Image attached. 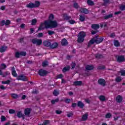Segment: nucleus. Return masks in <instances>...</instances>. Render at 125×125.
I'll use <instances>...</instances> for the list:
<instances>
[{
  "label": "nucleus",
  "mask_w": 125,
  "mask_h": 125,
  "mask_svg": "<svg viewBox=\"0 0 125 125\" xmlns=\"http://www.w3.org/2000/svg\"><path fill=\"white\" fill-rule=\"evenodd\" d=\"M58 46V43L57 42H54L52 44L51 43L50 48H52V49H54V48H56Z\"/></svg>",
  "instance_id": "6ab92c4d"
},
{
  "label": "nucleus",
  "mask_w": 125,
  "mask_h": 125,
  "mask_svg": "<svg viewBox=\"0 0 125 125\" xmlns=\"http://www.w3.org/2000/svg\"><path fill=\"white\" fill-rule=\"evenodd\" d=\"M18 42H21V43L24 42V38H22L19 39Z\"/></svg>",
  "instance_id": "680f3d73"
},
{
  "label": "nucleus",
  "mask_w": 125,
  "mask_h": 125,
  "mask_svg": "<svg viewBox=\"0 0 125 125\" xmlns=\"http://www.w3.org/2000/svg\"><path fill=\"white\" fill-rule=\"evenodd\" d=\"M56 113L58 114V115H60V114H62V111L61 110H56Z\"/></svg>",
  "instance_id": "338daca9"
},
{
  "label": "nucleus",
  "mask_w": 125,
  "mask_h": 125,
  "mask_svg": "<svg viewBox=\"0 0 125 125\" xmlns=\"http://www.w3.org/2000/svg\"><path fill=\"white\" fill-rule=\"evenodd\" d=\"M20 53L21 56H26L27 55V53L26 52H21Z\"/></svg>",
  "instance_id": "6e6d98bb"
},
{
  "label": "nucleus",
  "mask_w": 125,
  "mask_h": 125,
  "mask_svg": "<svg viewBox=\"0 0 125 125\" xmlns=\"http://www.w3.org/2000/svg\"><path fill=\"white\" fill-rule=\"evenodd\" d=\"M98 83L102 86H105L106 85V81L103 79H99L98 80Z\"/></svg>",
  "instance_id": "0eeeda50"
},
{
  "label": "nucleus",
  "mask_w": 125,
  "mask_h": 125,
  "mask_svg": "<svg viewBox=\"0 0 125 125\" xmlns=\"http://www.w3.org/2000/svg\"><path fill=\"white\" fill-rule=\"evenodd\" d=\"M88 117V114L87 113H85L82 116V121H86L87 120V118Z\"/></svg>",
  "instance_id": "a878e982"
},
{
  "label": "nucleus",
  "mask_w": 125,
  "mask_h": 125,
  "mask_svg": "<svg viewBox=\"0 0 125 125\" xmlns=\"http://www.w3.org/2000/svg\"><path fill=\"white\" fill-rule=\"evenodd\" d=\"M81 13H84V14H88V10L85 8H81L80 9Z\"/></svg>",
  "instance_id": "9b49d317"
},
{
  "label": "nucleus",
  "mask_w": 125,
  "mask_h": 125,
  "mask_svg": "<svg viewBox=\"0 0 125 125\" xmlns=\"http://www.w3.org/2000/svg\"><path fill=\"white\" fill-rule=\"evenodd\" d=\"M115 81L116 82H117V83H120V82H122V77H117Z\"/></svg>",
  "instance_id": "ea45409f"
},
{
  "label": "nucleus",
  "mask_w": 125,
  "mask_h": 125,
  "mask_svg": "<svg viewBox=\"0 0 125 125\" xmlns=\"http://www.w3.org/2000/svg\"><path fill=\"white\" fill-rule=\"evenodd\" d=\"M69 70H70V66H67L62 68V72L63 73H66V72H67V71H69Z\"/></svg>",
  "instance_id": "bb28decb"
},
{
  "label": "nucleus",
  "mask_w": 125,
  "mask_h": 125,
  "mask_svg": "<svg viewBox=\"0 0 125 125\" xmlns=\"http://www.w3.org/2000/svg\"><path fill=\"white\" fill-rule=\"evenodd\" d=\"M73 113L72 112H70L67 114V116L68 118H71V117H73Z\"/></svg>",
  "instance_id": "0e129e2a"
},
{
  "label": "nucleus",
  "mask_w": 125,
  "mask_h": 125,
  "mask_svg": "<svg viewBox=\"0 0 125 125\" xmlns=\"http://www.w3.org/2000/svg\"><path fill=\"white\" fill-rule=\"evenodd\" d=\"M45 28V25H44V23L42 22L38 28V31H41V30H43V29Z\"/></svg>",
  "instance_id": "a211bd4d"
},
{
  "label": "nucleus",
  "mask_w": 125,
  "mask_h": 125,
  "mask_svg": "<svg viewBox=\"0 0 125 125\" xmlns=\"http://www.w3.org/2000/svg\"><path fill=\"white\" fill-rule=\"evenodd\" d=\"M95 56L97 59H101V58H103V55L99 54H95Z\"/></svg>",
  "instance_id": "cd10ccee"
},
{
  "label": "nucleus",
  "mask_w": 125,
  "mask_h": 125,
  "mask_svg": "<svg viewBox=\"0 0 125 125\" xmlns=\"http://www.w3.org/2000/svg\"><path fill=\"white\" fill-rule=\"evenodd\" d=\"M91 28L92 29H93V30H98V29H99V28H100V26L99 25V24H92Z\"/></svg>",
  "instance_id": "4468645a"
},
{
  "label": "nucleus",
  "mask_w": 125,
  "mask_h": 125,
  "mask_svg": "<svg viewBox=\"0 0 125 125\" xmlns=\"http://www.w3.org/2000/svg\"><path fill=\"white\" fill-rule=\"evenodd\" d=\"M9 24H10V21L7 20L5 21V25H6V26L9 25Z\"/></svg>",
  "instance_id": "e2e57ef3"
},
{
  "label": "nucleus",
  "mask_w": 125,
  "mask_h": 125,
  "mask_svg": "<svg viewBox=\"0 0 125 125\" xmlns=\"http://www.w3.org/2000/svg\"><path fill=\"white\" fill-rule=\"evenodd\" d=\"M125 61V58L124 56H119L117 57V62L121 63Z\"/></svg>",
  "instance_id": "1a4fd4ad"
},
{
  "label": "nucleus",
  "mask_w": 125,
  "mask_h": 125,
  "mask_svg": "<svg viewBox=\"0 0 125 125\" xmlns=\"http://www.w3.org/2000/svg\"><path fill=\"white\" fill-rule=\"evenodd\" d=\"M68 22L70 24H75V23H76V21H75L73 20H70L68 21Z\"/></svg>",
  "instance_id": "13d9d810"
},
{
  "label": "nucleus",
  "mask_w": 125,
  "mask_h": 125,
  "mask_svg": "<svg viewBox=\"0 0 125 125\" xmlns=\"http://www.w3.org/2000/svg\"><path fill=\"white\" fill-rule=\"evenodd\" d=\"M97 38H98V36H95V37L92 38L91 40H90V41L88 43V47H89V46H90V45H91V44H93V43H94V42H96L95 39H97Z\"/></svg>",
  "instance_id": "6e6552de"
},
{
  "label": "nucleus",
  "mask_w": 125,
  "mask_h": 125,
  "mask_svg": "<svg viewBox=\"0 0 125 125\" xmlns=\"http://www.w3.org/2000/svg\"><path fill=\"white\" fill-rule=\"evenodd\" d=\"M32 111V109L31 108H26L24 110V114L25 116H27V117H30V114H31V112Z\"/></svg>",
  "instance_id": "9d476101"
},
{
  "label": "nucleus",
  "mask_w": 125,
  "mask_h": 125,
  "mask_svg": "<svg viewBox=\"0 0 125 125\" xmlns=\"http://www.w3.org/2000/svg\"><path fill=\"white\" fill-rule=\"evenodd\" d=\"M120 9L122 11H124L125 10V5H122L120 6L119 7Z\"/></svg>",
  "instance_id": "79ce46f5"
},
{
  "label": "nucleus",
  "mask_w": 125,
  "mask_h": 125,
  "mask_svg": "<svg viewBox=\"0 0 125 125\" xmlns=\"http://www.w3.org/2000/svg\"><path fill=\"white\" fill-rule=\"evenodd\" d=\"M1 83L3 84H9L10 83V80H7L6 81H2Z\"/></svg>",
  "instance_id": "f704fd0d"
},
{
  "label": "nucleus",
  "mask_w": 125,
  "mask_h": 125,
  "mask_svg": "<svg viewBox=\"0 0 125 125\" xmlns=\"http://www.w3.org/2000/svg\"><path fill=\"white\" fill-rule=\"evenodd\" d=\"M17 80H18V81H23V82H27L28 81V78L25 76L21 75L17 78Z\"/></svg>",
  "instance_id": "423d86ee"
},
{
  "label": "nucleus",
  "mask_w": 125,
  "mask_h": 125,
  "mask_svg": "<svg viewBox=\"0 0 125 125\" xmlns=\"http://www.w3.org/2000/svg\"><path fill=\"white\" fill-rule=\"evenodd\" d=\"M41 5V2L39 1H36L35 3L30 2L28 4L26 5V7L28 8H36L39 7Z\"/></svg>",
  "instance_id": "7ed1b4c3"
},
{
  "label": "nucleus",
  "mask_w": 125,
  "mask_h": 125,
  "mask_svg": "<svg viewBox=\"0 0 125 125\" xmlns=\"http://www.w3.org/2000/svg\"><path fill=\"white\" fill-rule=\"evenodd\" d=\"M54 19V16L53 14H50L49 17V20L48 21H52V20Z\"/></svg>",
  "instance_id": "4c0bfd02"
},
{
  "label": "nucleus",
  "mask_w": 125,
  "mask_h": 125,
  "mask_svg": "<svg viewBox=\"0 0 125 125\" xmlns=\"http://www.w3.org/2000/svg\"><path fill=\"white\" fill-rule=\"evenodd\" d=\"M6 48H7V47H6L5 46H2L0 48V52L1 53L4 52V51H5V50H6Z\"/></svg>",
  "instance_id": "b1692460"
},
{
  "label": "nucleus",
  "mask_w": 125,
  "mask_h": 125,
  "mask_svg": "<svg viewBox=\"0 0 125 125\" xmlns=\"http://www.w3.org/2000/svg\"><path fill=\"white\" fill-rule=\"evenodd\" d=\"M50 121L49 120H45L43 122V125H48V124H49Z\"/></svg>",
  "instance_id": "4d7b16f0"
},
{
  "label": "nucleus",
  "mask_w": 125,
  "mask_h": 125,
  "mask_svg": "<svg viewBox=\"0 0 125 125\" xmlns=\"http://www.w3.org/2000/svg\"><path fill=\"white\" fill-rule=\"evenodd\" d=\"M11 71L12 76H13V77H17L18 76V75H17V73H16V71L15 70V68H14V67H12Z\"/></svg>",
  "instance_id": "f3484780"
},
{
  "label": "nucleus",
  "mask_w": 125,
  "mask_h": 125,
  "mask_svg": "<svg viewBox=\"0 0 125 125\" xmlns=\"http://www.w3.org/2000/svg\"><path fill=\"white\" fill-rule=\"evenodd\" d=\"M114 44L115 46H116V47H119L121 45V44H120V42H119L118 40H115L114 41Z\"/></svg>",
  "instance_id": "c756f323"
},
{
  "label": "nucleus",
  "mask_w": 125,
  "mask_h": 125,
  "mask_svg": "<svg viewBox=\"0 0 125 125\" xmlns=\"http://www.w3.org/2000/svg\"><path fill=\"white\" fill-rule=\"evenodd\" d=\"M54 34H55V32H54V31H52V30L48 31V34L49 35V36L54 35Z\"/></svg>",
  "instance_id": "c9c22d12"
},
{
  "label": "nucleus",
  "mask_w": 125,
  "mask_h": 125,
  "mask_svg": "<svg viewBox=\"0 0 125 125\" xmlns=\"http://www.w3.org/2000/svg\"><path fill=\"white\" fill-rule=\"evenodd\" d=\"M1 122H5L6 121V118L4 116H1L0 117Z\"/></svg>",
  "instance_id": "09e8293b"
},
{
  "label": "nucleus",
  "mask_w": 125,
  "mask_h": 125,
  "mask_svg": "<svg viewBox=\"0 0 125 125\" xmlns=\"http://www.w3.org/2000/svg\"><path fill=\"white\" fill-rule=\"evenodd\" d=\"M44 25L45 29H54L58 26L56 21H45Z\"/></svg>",
  "instance_id": "f257e3e1"
},
{
  "label": "nucleus",
  "mask_w": 125,
  "mask_h": 125,
  "mask_svg": "<svg viewBox=\"0 0 125 125\" xmlns=\"http://www.w3.org/2000/svg\"><path fill=\"white\" fill-rule=\"evenodd\" d=\"M87 3L88 5H90L91 6H92V5H94V2H93V1L91 0H87Z\"/></svg>",
  "instance_id": "c85d7f7f"
},
{
  "label": "nucleus",
  "mask_w": 125,
  "mask_h": 125,
  "mask_svg": "<svg viewBox=\"0 0 125 125\" xmlns=\"http://www.w3.org/2000/svg\"><path fill=\"white\" fill-rule=\"evenodd\" d=\"M11 97L13 98V99H17V98H19V96L17 94L12 93L10 94Z\"/></svg>",
  "instance_id": "5701e85b"
},
{
  "label": "nucleus",
  "mask_w": 125,
  "mask_h": 125,
  "mask_svg": "<svg viewBox=\"0 0 125 125\" xmlns=\"http://www.w3.org/2000/svg\"><path fill=\"white\" fill-rule=\"evenodd\" d=\"M64 18L65 20L69 21L71 19V16L65 15L64 16Z\"/></svg>",
  "instance_id": "a18cd8bd"
},
{
  "label": "nucleus",
  "mask_w": 125,
  "mask_h": 125,
  "mask_svg": "<svg viewBox=\"0 0 125 125\" xmlns=\"http://www.w3.org/2000/svg\"><path fill=\"white\" fill-rule=\"evenodd\" d=\"M9 114H13L15 113V110L14 109H9Z\"/></svg>",
  "instance_id": "603ef678"
},
{
  "label": "nucleus",
  "mask_w": 125,
  "mask_h": 125,
  "mask_svg": "<svg viewBox=\"0 0 125 125\" xmlns=\"http://www.w3.org/2000/svg\"><path fill=\"white\" fill-rule=\"evenodd\" d=\"M32 42L33 44H36V45H41L42 43V41L41 39H38L37 38L32 39Z\"/></svg>",
  "instance_id": "20e7f679"
},
{
  "label": "nucleus",
  "mask_w": 125,
  "mask_h": 125,
  "mask_svg": "<svg viewBox=\"0 0 125 125\" xmlns=\"http://www.w3.org/2000/svg\"><path fill=\"white\" fill-rule=\"evenodd\" d=\"M121 76H125V70H122L120 72Z\"/></svg>",
  "instance_id": "774afa93"
},
{
  "label": "nucleus",
  "mask_w": 125,
  "mask_h": 125,
  "mask_svg": "<svg viewBox=\"0 0 125 125\" xmlns=\"http://www.w3.org/2000/svg\"><path fill=\"white\" fill-rule=\"evenodd\" d=\"M103 40H104V38H97L95 39L96 41V43L98 44L99 43H100L101 42H103Z\"/></svg>",
  "instance_id": "2eb2a0df"
},
{
  "label": "nucleus",
  "mask_w": 125,
  "mask_h": 125,
  "mask_svg": "<svg viewBox=\"0 0 125 125\" xmlns=\"http://www.w3.org/2000/svg\"><path fill=\"white\" fill-rule=\"evenodd\" d=\"M77 106L81 109H83V107H84V104L83 103L82 101H78L77 103Z\"/></svg>",
  "instance_id": "ddd939ff"
},
{
  "label": "nucleus",
  "mask_w": 125,
  "mask_h": 125,
  "mask_svg": "<svg viewBox=\"0 0 125 125\" xmlns=\"http://www.w3.org/2000/svg\"><path fill=\"white\" fill-rule=\"evenodd\" d=\"M10 73H9V72L6 71L4 74L2 75L3 78L5 77L6 76H8V75H10Z\"/></svg>",
  "instance_id": "de8ad7c7"
},
{
  "label": "nucleus",
  "mask_w": 125,
  "mask_h": 125,
  "mask_svg": "<svg viewBox=\"0 0 125 125\" xmlns=\"http://www.w3.org/2000/svg\"><path fill=\"white\" fill-rule=\"evenodd\" d=\"M37 23V20L36 19H33L32 21L31 25L33 26H34Z\"/></svg>",
  "instance_id": "49530a36"
},
{
  "label": "nucleus",
  "mask_w": 125,
  "mask_h": 125,
  "mask_svg": "<svg viewBox=\"0 0 125 125\" xmlns=\"http://www.w3.org/2000/svg\"><path fill=\"white\" fill-rule=\"evenodd\" d=\"M64 102H65L66 104H69L70 102H71V100L69 99H66L64 101Z\"/></svg>",
  "instance_id": "052dcab7"
},
{
  "label": "nucleus",
  "mask_w": 125,
  "mask_h": 125,
  "mask_svg": "<svg viewBox=\"0 0 125 125\" xmlns=\"http://www.w3.org/2000/svg\"><path fill=\"white\" fill-rule=\"evenodd\" d=\"M59 101V99L57 98L55 100H53L51 101V104H53V105L55 104V103H57Z\"/></svg>",
  "instance_id": "72a5a7b5"
},
{
  "label": "nucleus",
  "mask_w": 125,
  "mask_h": 125,
  "mask_svg": "<svg viewBox=\"0 0 125 125\" xmlns=\"http://www.w3.org/2000/svg\"><path fill=\"white\" fill-rule=\"evenodd\" d=\"M79 20L81 22H83L84 21V20H85V18L84 17V16L80 15Z\"/></svg>",
  "instance_id": "473e14b6"
},
{
  "label": "nucleus",
  "mask_w": 125,
  "mask_h": 125,
  "mask_svg": "<svg viewBox=\"0 0 125 125\" xmlns=\"http://www.w3.org/2000/svg\"><path fill=\"white\" fill-rule=\"evenodd\" d=\"M112 117V114L111 113H107L106 115H105V118L106 119H110Z\"/></svg>",
  "instance_id": "8fccbe9b"
},
{
  "label": "nucleus",
  "mask_w": 125,
  "mask_h": 125,
  "mask_svg": "<svg viewBox=\"0 0 125 125\" xmlns=\"http://www.w3.org/2000/svg\"><path fill=\"white\" fill-rule=\"evenodd\" d=\"M83 84V82L82 81H75L74 82L73 85L75 86H81Z\"/></svg>",
  "instance_id": "aec40b11"
},
{
  "label": "nucleus",
  "mask_w": 125,
  "mask_h": 125,
  "mask_svg": "<svg viewBox=\"0 0 125 125\" xmlns=\"http://www.w3.org/2000/svg\"><path fill=\"white\" fill-rule=\"evenodd\" d=\"M105 69V66L104 65H99L98 67V70H104Z\"/></svg>",
  "instance_id": "37998d69"
},
{
  "label": "nucleus",
  "mask_w": 125,
  "mask_h": 125,
  "mask_svg": "<svg viewBox=\"0 0 125 125\" xmlns=\"http://www.w3.org/2000/svg\"><path fill=\"white\" fill-rule=\"evenodd\" d=\"M98 32V30H96L91 31V33L92 35H95V34H97Z\"/></svg>",
  "instance_id": "864d4df0"
},
{
  "label": "nucleus",
  "mask_w": 125,
  "mask_h": 125,
  "mask_svg": "<svg viewBox=\"0 0 125 125\" xmlns=\"http://www.w3.org/2000/svg\"><path fill=\"white\" fill-rule=\"evenodd\" d=\"M86 36V33L84 31H81L79 33L78 36L77 42L79 43L83 42L84 41V37Z\"/></svg>",
  "instance_id": "f03ea898"
},
{
  "label": "nucleus",
  "mask_w": 125,
  "mask_h": 125,
  "mask_svg": "<svg viewBox=\"0 0 125 125\" xmlns=\"http://www.w3.org/2000/svg\"><path fill=\"white\" fill-rule=\"evenodd\" d=\"M104 5H107L108 3H110V0H104Z\"/></svg>",
  "instance_id": "c03bdc74"
},
{
  "label": "nucleus",
  "mask_w": 125,
  "mask_h": 125,
  "mask_svg": "<svg viewBox=\"0 0 125 125\" xmlns=\"http://www.w3.org/2000/svg\"><path fill=\"white\" fill-rule=\"evenodd\" d=\"M74 7L75 8H76L77 9V8H78L79 7H80V6H79V4H78V3L75 2L74 3Z\"/></svg>",
  "instance_id": "bf43d9fd"
},
{
  "label": "nucleus",
  "mask_w": 125,
  "mask_h": 125,
  "mask_svg": "<svg viewBox=\"0 0 125 125\" xmlns=\"http://www.w3.org/2000/svg\"><path fill=\"white\" fill-rule=\"evenodd\" d=\"M99 99L101 101H105L106 100V98H105V96L103 95H101L99 97Z\"/></svg>",
  "instance_id": "2f4dec72"
},
{
  "label": "nucleus",
  "mask_w": 125,
  "mask_h": 125,
  "mask_svg": "<svg viewBox=\"0 0 125 125\" xmlns=\"http://www.w3.org/2000/svg\"><path fill=\"white\" fill-rule=\"evenodd\" d=\"M5 25V21L3 20L0 21V26H4Z\"/></svg>",
  "instance_id": "3c124183"
},
{
  "label": "nucleus",
  "mask_w": 125,
  "mask_h": 125,
  "mask_svg": "<svg viewBox=\"0 0 125 125\" xmlns=\"http://www.w3.org/2000/svg\"><path fill=\"white\" fill-rule=\"evenodd\" d=\"M51 44V42H48V41H44L43 42V45L44 46H46V47H50V44Z\"/></svg>",
  "instance_id": "dca6fc26"
},
{
  "label": "nucleus",
  "mask_w": 125,
  "mask_h": 125,
  "mask_svg": "<svg viewBox=\"0 0 125 125\" xmlns=\"http://www.w3.org/2000/svg\"><path fill=\"white\" fill-rule=\"evenodd\" d=\"M112 17H113V14H110L109 15L104 16V18L105 20H107V19H110V18H112Z\"/></svg>",
  "instance_id": "393cba45"
},
{
  "label": "nucleus",
  "mask_w": 125,
  "mask_h": 125,
  "mask_svg": "<svg viewBox=\"0 0 125 125\" xmlns=\"http://www.w3.org/2000/svg\"><path fill=\"white\" fill-rule=\"evenodd\" d=\"M61 44L62 46H66L68 45V41L65 38L63 39L61 42Z\"/></svg>",
  "instance_id": "f8f14e48"
},
{
  "label": "nucleus",
  "mask_w": 125,
  "mask_h": 125,
  "mask_svg": "<svg viewBox=\"0 0 125 125\" xmlns=\"http://www.w3.org/2000/svg\"><path fill=\"white\" fill-rule=\"evenodd\" d=\"M5 68H6V65H5V64H4V63H2L1 64V69L2 70H3V69H5Z\"/></svg>",
  "instance_id": "5fc2aeb1"
},
{
  "label": "nucleus",
  "mask_w": 125,
  "mask_h": 125,
  "mask_svg": "<svg viewBox=\"0 0 125 125\" xmlns=\"http://www.w3.org/2000/svg\"><path fill=\"white\" fill-rule=\"evenodd\" d=\"M48 72L43 69H40L38 71V74L39 76H41V77H44V76H46L47 75Z\"/></svg>",
  "instance_id": "39448f33"
},
{
  "label": "nucleus",
  "mask_w": 125,
  "mask_h": 125,
  "mask_svg": "<svg viewBox=\"0 0 125 125\" xmlns=\"http://www.w3.org/2000/svg\"><path fill=\"white\" fill-rule=\"evenodd\" d=\"M62 78H63L62 74H60V75L57 76V79H62Z\"/></svg>",
  "instance_id": "69168bd1"
},
{
  "label": "nucleus",
  "mask_w": 125,
  "mask_h": 125,
  "mask_svg": "<svg viewBox=\"0 0 125 125\" xmlns=\"http://www.w3.org/2000/svg\"><path fill=\"white\" fill-rule=\"evenodd\" d=\"M20 55V53H19V52H16L15 54V57H16V58H19Z\"/></svg>",
  "instance_id": "a19ab883"
},
{
  "label": "nucleus",
  "mask_w": 125,
  "mask_h": 125,
  "mask_svg": "<svg viewBox=\"0 0 125 125\" xmlns=\"http://www.w3.org/2000/svg\"><path fill=\"white\" fill-rule=\"evenodd\" d=\"M23 113H22V111H18L17 114V116L19 118H22L23 117Z\"/></svg>",
  "instance_id": "7c9ffc66"
},
{
  "label": "nucleus",
  "mask_w": 125,
  "mask_h": 125,
  "mask_svg": "<svg viewBox=\"0 0 125 125\" xmlns=\"http://www.w3.org/2000/svg\"><path fill=\"white\" fill-rule=\"evenodd\" d=\"M116 101L118 103H121L123 101V97L120 95H118L116 98Z\"/></svg>",
  "instance_id": "412c9836"
},
{
  "label": "nucleus",
  "mask_w": 125,
  "mask_h": 125,
  "mask_svg": "<svg viewBox=\"0 0 125 125\" xmlns=\"http://www.w3.org/2000/svg\"><path fill=\"white\" fill-rule=\"evenodd\" d=\"M94 68V67L92 65H87L85 67V69H86V70H87V71H90L91 70H93Z\"/></svg>",
  "instance_id": "4be33fe9"
},
{
  "label": "nucleus",
  "mask_w": 125,
  "mask_h": 125,
  "mask_svg": "<svg viewBox=\"0 0 125 125\" xmlns=\"http://www.w3.org/2000/svg\"><path fill=\"white\" fill-rule=\"evenodd\" d=\"M48 65V62L47 61H45L42 63V67H46V66Z\"/></svg>",
  "instance_id": "58836bf2"
},
{
  "label": "nucleus",
  "mask_w": 125,
  "mask_h": 125,
  "mask_svg": "<svg viewBox=\"0 0 125 125\" xmlns=\"http://www.w3.org/2000/svg\"><path fill=\"white\" fill-rule=\"evenodd\" d=\"M53 95H54V96H57V95H59V91L56 90H54L53 91Z\"/></svg>",
  "instance_id": "e433bc0d"
}]
</instances>
